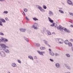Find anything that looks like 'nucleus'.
Masks as SVG:
<instances>
[{
	"label": "nucleus",
	"instance_id": "obj_46",
	"mask_svg": "<svg viewBox=\"0 0 73 73\" xmlns=\"http://www.w3.org/2000/svg\"><path fill=\"white\" fill-rule=\"evenodd\" d=\"M34 58L35 59H37V57L36 56H34Z\"/></svg>",
	"mask_w": 73,
	"mask_h": 73
},
{
	"label": "nucleus",
	"instance_id": "obj_34",
	"mask_svg": "<svg viewBox=\"0 0 73 73\" xmlns=\"http://www.w3.org/2000/svg\"><path fill=\"white\" fill-rule=\"evenodd\" d=\"M34 28L35 29H38V28H37V27H34Z\"/></svg>",
	"mask_w": 73,
	"mask_h": 73
},
{
	"label": "nucleus",
	"instance_id": "obj_13",
	"mask_svg": "<svg viewBox=\"0 0 73 73\" xmlns=\"http://www.w3.org/2000/svg\"><path fill=\"white\" fill-rule=\"evenodd\" d=\"M43 42H44V43L46 44V45H48V41L45 40H43Z\"/></svg>",
	"mask_w": 73,
	"mask_h": 73
},
{
	"label": "nucleus",
	"instance_id": "obj_17",
	"mask_svg": "<svg viewBox=\"0 0 73 73\" xmlns=\"http://www.w3.org/2000/svg\"><path fill=\"white\" fill-rule=\"evenodd\" d=\"M36 7L37 8H38L40 10V9L41 8V6H38V5H36Z\"/></svg>",
	"mask_w": 73,
	"mask_h": 73
},
{
	"label": "nucleus",
	"instance_id": "obj_54",
	"mask_svg": "<svg viewBox=\"0 0 73 73\" xmlns=\"http://www.w3.org/2000/svg\"><path fill=\"white\" fill-rule=\"evenodd\" d=\"M42 52V53H45V52Z\"/></svg>",
	"mask_w": 73,
	"mask_h": 73
},
{
	"label": "nucleus",
	"instance_id": "obj_11",
	"mask_svg": "<svg viewBox=\"0 0 73 73\" xmlns=\"http://www.w3.org/2000/svg\"><path fill=\"white\" fill-rule=\"evenodd\" d=\"M67 3L69 5H72V2L69 0L67 1Z\"/></svg>",
	"mask_w": 73,
	"mask_h": 73
},
{
	"label": "nucleus",
	"instance_id": "obj_35",
	"mask_svg": "<svg viewBox=\"0 0 73 73\" xmlns=\"http://www.w3.org/2000/svg\"><path fill=\"white\" fill-rule=\"evenodd\" d=\"M18 62H19V63H20V64H21V61H20V60H18Z\"/></svg>",
	"mask_w": 73,
	"mask_h": 73
},
{
	"label": "nucleus",
	"instance_id": "obj_58",
	"mask_svg": "<svg viewBox=\"0 0 73 73\" xmlns=\"http://www.w3.org/2000/svg\"><path fill=\"white\" fill-rule=\"evenodd\" d=\"M70 23H72V22H70Z\"/></svg>",
	"mask_w": 73,
	"mask_h": 73
},
{
	"label": "nucleus",
	"instance_id": "obj_52",
	"mask_svg": "<svg viewBox=\"0 0 73 73\" xmlns=\"http://www.w3.org/2000/svg\"><path fill=\"white\" fill-rule=\"evenodd\" d=\"M52 34H55V33L54 32H53L52 33Z\"/></svg>",
	"mask_w": 73,
	"mask_h": 73
},
{
	"label": "nucleus",
	"instance_id": "obj_12",
	"mask_svg": "<svg viewBox=\"0 0 73 73\" xmlns=\"http://www.w3.org/2000/svg\"><path fill=\"white\" fill-rule=\"evenodd\" d=\"M35 45L37 47H40V44L38 43H35Z\"/></svg>",
	"mask_w": 73,
	"mask_h": 73
},
{
	"label": "nucleus",
	"instance_id": "obj_38",
	"mask_svg": "<svg viewBox=\"0 0 73 73\" xmlns=\"http://www.w3.org/2000/svg\"><path fill=\"white\" fill-rule=\"evenodd\" d=\"M69 14H70V15H72V16H73V13H70H70H69Z\"/></svg>",
	"mask_w": 73,
	"mask_h": 73
},
{
	"label": "nucleus",
	"instance_id": "obj_36",
	"mask_svg": "<svg viewBox=\"0 0 73 73\" xmlns=\"http://www.w3.org/2000/svg\"><path fill=\"white\" fill-rule=\"evenodd\" d=\"M47 33L48 34V35H51V33H50V32H48Z\"/></svg>",
	"mask_w": 73,
	"mask_h": 73
},
{
	"label": "nucleus",
	"instance_id": "obj_48",
	"mask_svg": "<svg viewBox=\"0 0 73 73\" xmlns=\"http://www.w3.org/2000/svg\"><path fill=\"white\" fill-rule=\"evenodd\" d=\"M70 40H71V41L72 42H73V39H71Z\"/></svg>",
	"mask_w": 73,
	"mask_h": 73
},
{
	"label": "nucleus",
	"instance_id": "obj_21",
	"mask_svg": "<svg viewBox=\"0 0 73 73\" xmlns=\"http://www.w3.org/2000/svg\"><path fill=\"white\" fill-rule=\"evenodd\" d=\"M66 57H69V58L70 57V56L69 54H66Z\"/></svg>",
	"mask_w": 73,
	"mask_h": 73
},
{
	"label": "nucleus",
	"instance_id": "obj_44",
	"mask_svg": "<svg viewBox=\"0 0 73 73\" xmlns=\"http://www.w3.org/2000/svg\"><path fill=\"white\" fill-rule=\"evenodd\" d=\"M42 48L43 50H44V49H45V47H42Z\"/></svg>",
	"mask_w": 73,
	"mask_h": 73
},
{
	"label": "nucleus",
	"instance_id": "obj_59",
	"mask_svg": "<svg viewBox=\"0 0 73 73\" xmlns=\"http://www.w3.org/2000/svg\"><path fill=\"white\" fill-rule=\"evenodd\" d=\"M72 5L73 6V4Z\"/></svg>",
	"mask_w": 73,
	"mask_h": 73
},
{
	"label": "nucleus",
	"instance_id": "obj_32",
	"mask_svg": "<svg viewBox=\"0 0 73 73\" xmlns=\"http://www.w3.org/2000/svg\"><path fill=\"white\" fill-rule=\"evenodd\" d=\"M54 24H55V23H53V24L51 25L50 26L51 27H54Z\"/></svg>",
	"mask_w": 73,
	"mask_h": 73
},
{
	"label": "nucleus",
	"instance_id": "obj_18",
	"mask_svg": "<svg viewBox=\"0 0 73 73\" xmlns=\"http://www.w3.org/2000/svg\"><path fill=\"white\" fill-rule=\"evenodd\" d=\"M50 54L51 55V56H53L54 55V53L51 52H49Z\"/></svg>",
	"mask_w": 73,
	"mask_h": 73
},
{
	"label": "nucleus",
	"instance_id": "obj_30",
	"mask_svg": "<svg viewBox=\"0 0 73 73\" xmlns=\"http://www.w3.org/2000/svg\"><path fill=\"white\" fill-rule=\"evenodd\" d=\"M0 35H1V36H4V34L3 33L0 32Z\"/></svg>",
	"mask_w": 73,
	"mask_h": 73
},
{
	"label": "nucleus",
	"instance_id": "obj_22",
	"mask_svg": "<svg viewBox=\"0 0 73 73\" xmlns=\"http://www.w3.org/2000/svg\"><path fill=\"white\" fill-rule=\"evenodd\" d=\"M5 38H2L1 39H0V42H1V41H4V40Z\"/></svg>",
	"mask_w": 73,
	"mask_h": 73
},
{
	"label": "nucleus",
	"instance_id": "obj_27",
	"mask_svg": "<svg viewBox=\"0 0 73 73\" xmlns=\"http://www.w3.org/2000/svg\"><path fill=\"white\" fill-rule=\"evenodd\" d=\"M25 40H26L27 41V42H29V40H28V39L27 38L25 37V36L24 37Z\"/></svg>",
	"mask_w": 73,
	"mask_h": 73
},
{
	"label": "nucleus",
	"instance_id": "obj_3",
	"mask_svg": "<svg viewBox=\"0 0 73 73\" xmlns=\"http://www.w3.org/2000/svg\"><path fill=\"white\" fill-rule=\"evenodd\" d=\"M56 41L57 42H59V44H62L64 42V40L62 39L57 38L56 39Z\"/></svg>",
	"mask_w": 73,
	"mask_h": 73
},
{
	"label": "nucleus",
	"instance_id": "obj_9",
	"mask_svg": "<svg viewBox=\"0 0 73 73\" xmlns=\"http://www.w3.org/2000/svg\"><path fill=\"white\" fill-rule=\"evenodd\" d=\"M55 66L56 68H59L60 66V64H59L58 63H56L55 64Z\"/></svg>",
	"mask_w": 73,
	"mask_h": 73
},
{
	"label": "nucleus",
	"instance_id": "obj_57",
	"mask_svg": "<svg viewBox=\"0 0 73 73\" xmlns=\"http://www.w3.org/2000/svg\"><path fill=\"white\" fill-rule=\"evenodd\" d=\"M60 9H62V8H60Z\"/></svg>",
	"mask_w": 73,
	"mask_h": 73
},
{
	"label": "nucleus",
	"instance_id": "obj_19",
	"mask_svg": "<svg viewBox=\"0 0 73 73\" xmlns=\"http://www.w3.org/2000/svg\"><path fill=\"white\" fill-rule=\"evenodd\" d=\"M40 11L41 12H45V10H44V9H42V8H41L40 9Z\"/></svg>",
	"mask_w": 73,
	"mask_h": 73
},
{
	"label": "nucleus",
	"instance_id": "obj_2",
	"mask_svg": "<svg viewBox=\"0 0 73 73\" xmlns=\"http://www.w3.org/2000/svg\"><path fill=\"white\" fill-rule=\"evenodd\" d=\"M57 28L58 29H59L60 31H61V32H63V30H64V31H65V32H66L70 33V31H69V30L64 27L62 28V26H61V25H59L58 27H57Z\"/></svg>",
	"mask_w": 73,
	"mask_h": 73
},
{
	"label": "nucleus",
	"instance_id": "obj_33",
	"mask_svg": "<svg viewBox=\"0 0 73 73\" xmlns=\"http://www.w3.org/2000/svg\"><path fill=\"white\" fill-rule=\"evenodd\" d=\"M24 11H25V12H27V11H28V9H24Z\"/></svg>",
	"mask_w": 73,
	"mask_h": 73
},
{
	"label": "nucleus",
	"instance_id": "obj_53",
	"mask_svg": "<svg viewBox=\"0 0 73 73\" xmlns=\"http://www.w3.org/2000/svg\"><path fill=\"white\" fill-rule=\"evenodd\" d=\"M23 13H24H24H24V12L23 11Z\"/></svg>",
	"mask_w": 73,
	"mask_h": 73
},
{
	"label": "nucleus",
	"instance_id": "obj_56",
	"mask_svg": "<svg viewBox=\"0 0 73 73\" xmlns=\"http://www.w3.org/2000/svg\"><path fill=\"white\" fill-rule=\"evenodd\" d=\"M24 15L25 16V13H24Z\"/></svg>",
	"mask_w": 73,
	"mask_h": 73
},
{
	"label": "nucleus",
	"instance_id": "obj_7",
	"mask_svg": "<svg viewBox=\"0 0 73 73\" xmlns=\"http://www.w3.org/2000/svg\"><path fill=\"white\" fill-rule=\"evenodd\" d=\"M33 26V28H34L35 27H38V25L37 23H34V25Z\"/></svg>",
	"mask_w": 73,
	"mask_h": 73
},
{
	"label": "nucleus",
	"instance_id": "obj_4",
	"mask_svg": "<svg viewBox=\"0 0 73 73\" xmlns=\"http://www.w3.org/2000/svg\"><path fill=\"white\" fill-rule=\"evenodd\" d=\"M1 54V56L2 57H5V52H4L3 51H1L0 52Z\"/></svg>",
	"mask_w": 73,
	"mask_h": 73
},
{
	"label": "nucleus",
	"instance_id": "obj_15",
	"mask_svg": "<svg viewBox=\"0 0 73 73\" xmlns=\"http://www.w3.org/2000/svg\"><path fill=\"white\" fill-rule=\"evenodd\" d=\"M64 43L65 44H68L69 43V41L68 40H66L64 41Z\"/></svg>",
	"mask_w": 73,
	"mask_h": 73
},
{
	"label": "nucleus",
	"instance_id": "obj_47",
	"mask_svg": "<svg viewBox=\"0 0 73 73\" xmlns=\"http://www.w3.org/2000/svg\"><path fill=\"white\" fill-rule=\"evenodd\" d=\"M48 46H49V47H50V45L48 44H48H46Z\"/></svg>",
	"mask_w": 73,
	"mask_h": 73
},
{
	"label": "nucleus",
	"instance_id": "obj_29",
	"mask_svg": "<svg viewBox=\"0 0 73 73\" xmlns=\"http://www.w3.org/2000/svg\"><path fill=\"white\" fill-rule=\"evenodd\" d=\"M8 39L5 38V39L4 40V42H8Z\"/></svg>",
	"mask_w": 73,
	"mask_h": 73
},
{
	"label": "nucleus",
	"instance_id": "obj_31",
	"mask_svg": "<svg viewBox=\"0 0 73 73\" xmlns=\"http://www.w3.org/2000/svg\"><path fill=\"white\" fill-rule=\"evenodd\" d=\"M43 7L44 9H46V7L45 5H43Z\"/></svg>",
	"mask_w": 73,
	"mask_h": 73
},
{
	"label": "nucleus",
	"instance_id": "obj_23",
	"mask_svg": "<svg viewBox=\"0 0 73 73\" xmlns=\"http://www.w3.org/2000/svg\"><path fill=\"white\" fill-rule=\"evenodd\" d=\"M29 58H30L31 60L32 59V60H33V57L31 56H28Z\"/></svg>",
	"mask_w": 73,
	"mask_h": 73
},
{
	"label": "nucleus",
	"instance_id": "obj_8",
	"mask_svg": "<svg viewBox=\"0 0 73 73\" xmlns=\"http://www.w3.org/2000/svg\"><path fill=\"white\" fill-rule=\"evenodd\" d=\"M64 65L65 66L66 68L68 69V70H70V67L69 66H68L66 64H65Z\"/></svg>",
	"mask_w": 73,
	"mask_h": 73
},
{
	"label": "nucleus",
	"instance_id": "obj_26",
	"mask_svg": "<svg viewBox=\"0 0 73 73\" xmlns=\"http://www.w3.org/2000/svg\"><path fill=\"white\" fill-rule=\"evenodd\" d=\"M33 19L35 21H36V20L38 21V20L36 18H33Z\"/></svg>",
	"mask_w": 73,
	"mask_h": 73
},
{
	"label": "nucleus",
	"instance_id": "obj_50",
	"mask_svg": "<svg viewBox=\"0 0 73 73\" xmlns=\"http://www.w3.org/2000/svg\"><path fill=\"white\" fill-rule=\"evenodd\" d=\"M70 27H73V26L72 25H70Z\"/></svg>",
	"mask_w": 73,
	"mask_h": 73
},
{
	"label": "nucleus",
	"instance_id": "obj_10",
	"mask_svg": "<svg viewBox=\"0 0 73 73\" xmlns=\"http://www.w3.org/2000/svg\"><path fill=\"white\" fill-rule=\"evenodd\" d=\"M48 20L51 23H53V20H51V19H50L49 17H48Z\"/></svg>",
	"mask_w": 73,
	"mask_h": 73
},
{
	"label": "nucleus",
	"instance_id": "obj_40",
	"mask_svg": "<svg viewBox=\"0 0 73 73\" xmlns=\"http://www.w3.org/2000/svg\"><path fill=\"white\" fill-rule=\"evenodd\" d=\"M50 60L51 61H52V62H53L54 60L53 59H50Z\"/></svg>",
	"mask_w": 73,
	"mask_h": 73
},
{
	"label": "nucleus",
	"instance_id": "obj_51",
	"mask_svg": "<svg viewBox=\"0 0 73 73\" xmlns=\"http://www.w3.org/2000/svg\"><path fill=\"white\" fill-rule=\"evenodd\" d=\"M49 51H51V49H49Z\"/></svg>",
	"mask_w": 73,
	"mask_h": 73
},
{
	"label": "nucleus",
	"instance_id": "obj_5",
	"mask_svg": "<svg viewBox=\"0 0 73 73\" xmlns=\"http://www.w3.org/2000/svg\"><path fill=\"white\" fill-rule=\"evenodd\" d=\"M20 31L21 32H25L26 31V29H25L21 28L20 29Z\"/></svg>",
	"mask_w": 73,
	"mask_h": 73
},
{
	"label": "nucleus",
	"instance_id": "obj_43",
	"mask_svg": "<svg viewBox=\"0 0 73 73\" xmlns=\"http://www.w3.org/2000/svg\"><path fill=\"white\" fill-rule=\"evenodd\" d=\"M42 33H44V30H42Z\"/></svg>",
	"mask_w": 73,
	"mask_h": 73
},
{
	"label": "nucleus",
	"instance_id": "obj_39",
	"mask_svg": "<svg viewBox=\"0 0 73 73\" xmlns=\"http://www.w3.org/2000/svg\"><path fill=\"white\" fill-rule=\"evenodd\" d=\"M55 56H59V54H57L56 53H55Z\"/></svg>",
	"mask_w": 73,
	"mask_h": 73
},
{
	"label": "nucleus",
	"instance_id": "obj_41",
	"mask_svg": "<svg viewBox=\"0 0 73 73\" xmlns=\"http://www.w3.org/2000/svg\"><path fill=\"white\" fill-rule=\"evenodd\" d=\"M5 20H6V21H8L9 20L7 18H5Z\"/></svg>",
	"mask_w": 73,
	"mask_h": 73
},
{
	"label": "nucleus",
	"instance_id": "obj_1",
	"mask_svg": "<svg viewBox=\"0 0 73 73\" xmlns=\"http://www.w3.org/2000/svg\"><path fill=\"white\" fill-rule=\"evenodd\" d=\"M1 47H0V50H3L6 53H9V51L8 49L6 48H8V46H6L4 44H1Z\"/></svg>",
	"mask_w": 73,
	"mask_h": 73
},
{
	"label": "nucleus",
	"instance_id": "obj_49",
	"mask_svg": "<svg viewBox=\"0 0 73 73\" xmlns=\"http://www.w3.org/2000/svg\"><path fill=\"white\" fill-rule=\"evenodd\" d=\"M71 49H72V51L73 52V47H71Z\"/></svg>",
	"mask_w": 73,
	"mask_h": 73
},
{
	"label": "nucleus",
	"instance_id": "obj_55",
	"mask_svg": "<svg viewBox=\"0 0 73 73\" xmlns=\"http://www.w3.org/2000/svg\"><path fill=\"white\" fill-rule=\"evenodd\" d=\"M7 73H11V72H8Z\"/></svg>",
	"mask_w": 73,
	"mask_h": 73
},
{
	"label": "nucleus",
	"instance_id": "obj_45",
	"mask_svg": "<svg viewBox=\"0 0 73 73\" xmlns=\"http://www.w3.org/2000/svg\"><path fill=\"white\" fill-rule=\"evenodd\" d=\"M5 1V0H0V1Z\"/></svg>",
	"mask_w": 73,
	"mask_h": 73
},
{
	"label": "nucleus",
	"instance_id": "obj_24",
	"mask_svg": "<svg viewBox=\"0 0 73 73\" xmlns=\"http://www.w3.org/2000/svg\"><path fill=\"white\" fill-rule=\"evenodd\" d=\"M59 12H60V13H63V14L64 13V11H62L61 10H59Z\"/></svg>",
	"mask_w": 73,
	"mask_h": 73
},
{
	"label": "nucleus",
	"instance_id": "obj_42",
	"mask_svg": "<svg viewBox=\"0 0 73 73\" xmlns=\"http://www.w3.org/2000/svg\"><path fill=\"white\" fill-rule=\"evenodd\" d=\"M40 49H41V50H43L42 47H41L40 48Z\"/></svg>",
	"mask_w": 73,
	"mask_h": 73
},
{
	"label": "nucleus",
	"instance_id": "obj_28",
	"mask_svg": "<svg viewBox=\"0 0 73 73\" xmlns=\"http://www.w3.org/2000/svg\"><path fill=\"white\" fill-rule=\"evenodd\" d=\"M3 13H5V14H7L8 13V12L7 11H4L3 12Z\"/></svg>",
	"mask_w": 73,
	"mask_h": 73
},
{
	"label": "nucleus",
	"instance_id": "obj_16",
	"mask_svg": "<svg viewBox=\"0 0 73 73\" xmlns=\"http://www.w3.org/2000/svg\"><path fill=\"white\" fill-rule=\"evenodd\" d=\"M1 21L2 23H5V22H6L5 20L3 19H1Z\"/></svg>",
	"mask_w": 73,
	"mask_h": 73
},
{
	"label": "nucleus",
	"instance_id": "obj_37",
	"mask_svg": "<svg viewBox=\"0 0 73 73\" xmlns=\"http://www.w3.org/2000/svg\"><path fill=\"white\" fill-rule=\"evenodd\" d=\"M26 19L27 20H28V21H29V19L27 17H26Z\"/></svg>",
	"mask_w": 73,
	"mask_h": 73
},
{
	"label": "nucleus",
	"instance_id": "obj_14",
	"mask_svg": "<svg viewBox=\"0 0 73 73\" xmlns=\"http://www.w3.org/2000/svg\"><path fill=\"white\" fill-rule=\"evenodd\" d=\"M37 52L39 54H40V55H41L42 56H43V54H42V52H40L38 50L37 51Z\"/></svg>",
	"mask_w": 73,
	"mask_h": 73
},
{
	"label": "nucleus",
	"instance_id": "obj_6",
	"mask_svg": "<svg viewBox=\"0 0 73 73\" xmlns=\"http://www.w3.org/2000/svg\"><path fill=\"white\" fill-rule=\"evenodd\" d=\"M48 14L49 16H51L53 15V13L51 11H49Z\"/></svg>",
	"mask_w": 73,
	"mask_h": 73
},
{
	"label": "nucleus",
	"instance_id": "obj_20",
	"mask_svg": "<svg viewBox=\"0 0 73 73\" xmlns=\"http://www.w3.org/2000/svg\"><path fill=\"white\" fill-rule=\"evenodd\" d=\"M12 66L13 67H16V64L15 63H12Z\"/></svg>",
	"mask_w": 73,
	"mask_h": 73
},
{
	"label": "nucleus",
	"instance_id": "obj_25",
	"mask_svg": "<svg viewBox=\"0 0 73 73\" xmlns=\"http://www.w3.org/2000/svg\"><path fill=\"white\" fill-rule=\"evenodd\" d=\"M68 44L69 46H72V43L70 42H68Z\"/></svg>",
	"mask_w": 73,
	"mask_h": 73
}]
</instances>
